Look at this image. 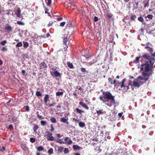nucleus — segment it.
Masks as SVG:
<instances>
[{"instance_id": "nucleus-50", "label": "nucleus", "mask_w": 155, "mask_h": 155, "mask_svg": "<svg viewBox=\"0 0 155 155\" xmlns=\"http://www.w3.org/2000/svg\"><path fill=\"white\" fill-rule=\"evenodd\" d=\"M94 20L95 22H97L98 20V19L97 16H94Z\"/></svg>"}, {"instance_id": "nucleus-1", "label": "nucleus", "mask_w": 155, "mask_h": 155, "mask_svg": "<svg viewBox=\"0 0 155 155\" xmlns=\"http://www.w3.org/2000/svg\"><path fill=\"white\" fill-rule=\"evenodd\" d=\"M142 58L141 70L143 71L142 75L143 77H150L152 73L153 65L155 62L154 58H152L148 53H144L141 57Z\"/></svg>"}, {"instance_id": "nucleus-27", "label": "nucleus", "mask_w": 155, "mask_h": 155, "mask_svg": "<svg viewBox=\"0 0 155 155\" xmlns=\"http://www.w3.org/2000/svg\"><path fill=\"white\" fill-rule=\"evenodd\" d=\"M47 122L46 121L41 120L40 121V124L41 125L43 126H45L47 124Z\"/></svg>"}, {"instance_id": "nucleus-33", "label": "nucleus", "mask_w": 155, "mask_h": 155, "mask_svg": "<svg viewBox=\"0 0 155 155\" xmlns=\"http://www.w3.org/2000/svg\"><path fill=\"white\" fill-rule=\"evenodd\" d=\"M37 115L39 119H44V117H43L42 116L39 115V114L38 112H37Z\"/></svg>"}, {"instance_id": "nucleus-62", "label": "nucleus", "mask_w": 155, "mask_h": 155, "mask_svg": "<svg viewBox=\"0 0 155 155\" xmlns=\"http://www.w3.org/2000/svg\"><path fill=\"white\" fill-rule=\"evenodd\" d=\"M57 19L58 21H60L62 20V18L59 17L58 18H57Z\"/></svg>"}, {"instance_id": "nucleus-26", "label": "nucleus", "mask_w": 155, "mask_h": 155, "mask_svg": "<svg viewBox=\"0 0 155 155\" xmlns=\"http://www.w3.org/2000/svg\"><path fill=\"white\" fill-rule=\"evenodd\" d=\"M41 64L43 67V68H48V66L46 63L45 62H42L41 63Z\"/></svg>"}, {"instance_id": "nucleus-63", "label": "nucleus", "mask_w": 155, "mask_h": 155, "mask_svg": "<svg viewBox=\"0 0 155 155\" xmlns=\"http://www.w3.org/2000/svg\"><path fill=\"white\" fill-rule=\"evenodd\" d=\"M21 73L23 75H24L25 73V71L24 70H22L21 71Z\"/></svg>"}, {"instance_id": "nucleus-61", "label": "nucleus", "mask_w": 155, "mask_h": 155, "mask_svg": "<svg viewBox=\"0 0 155 155\" xmlns=\"http://www.w3.org/2000/svg\"><path fill=\"white\" fill-rule=\"evenodd\" d=\"M21 147L24 150H25L26 149V147L24 145H22Z\"/></svg>"}, {"instance_id": "nucleus-2", "label": "nucleus", "mask_w": 155, "mask_h": 155, "mask_svg": "<svg viewBox=\"0 0 155 155\" xmlns=\"http://www.w3.org/2000/svg\"><path fill=\"white\" fill-rule=\"evenodd\" d=\"M114 98L115 97L108 91H104L102 93V95L99 97L100 100L104 103L109 102V104H107L106 105L109 107L115 104Z\"/></svg>"}, {"instance_id": "nucleus-31", "label": "nucleus", "mask_w": 155, "mask_h": 155, "mask_svg": "<svg viewBox=\"0 0 155 155\" xmlns=\"http://www.w3.org/2000/svg\"><path fill=\"white\" fill-rule=\"evenodd\" d=\"M22 45V43L21 42H19L16 45V47H21Z\"/></svg>"}, {"instance_id": "nucleus-10", "label": "nucleus", "mask_w": 155, "mask_h": 155, "mask_svg": "<svg viewBox=\"0 0 155 155\" xmlns=\"http://www.w3.org/2000/svg\"><path fill=\"white\" fill-rule=\"evenodd\" d=\"M79 104L87 110H88L89 109V107L85 103L82 102H79Z\"/></svg>"}, {"instance_id": "nucleus-40", "label": "nucleus", "mask_w": 155, "mask_h": 155, "mask_svg": "<svg viewBox=\"0 0 155 155\" xmlns=\"http://www.w3.org/2000/svg\"><path fill=\"white\" fill-rule=\"evenodd\" d=\"M107 17L109 18H111L112 16V15L110 13H108L106 16Z\"/></svg>"}, {"instance_id": "nucleus-55", "label": "nucleus", "mask_w": 155, "mask_h": 155, "mask_svg": "<svg viewBox=\"0 0 155 155\" xmlns=\"http://www.w3.org/2000/svg\"><path fill=\"white\" fill-rule=\"evenodd\" d=\"M117 83L115 79H114L113 81V84H114L115 85H117V84H116Z\"/></svg>"}, {"instance_id": "nucleus-38", "label": "nucleus", "mask_w": 155, "mask_h": 155, "mask_svg": "<svg viewBox=\"0 0 155 155\" xmlns=\"http://www.w3.org/2000/svg\"><path fill=\"white\" fill-rule=\"evenodd\" d=\"M24 107L25 109V111H27V112H29L30 111V109L29 107L28 106H25Z\"/></svg>"}, {"instance_id": "nucleus-23", "label": "nucleus", "mask_w": 155, "mask_h": 155, "mask_svg": "<svg viewBox=\"0 0 155 155\" xmlns=\"http://www.w3.org/2000/svg\"><path fill=\"white\" fill-rule=\"evenodd\" d=\"M50 121L52 123H55L57 122V121L56 119H55V118L54 117H51L50 118Z\"/></svg>"}, {"instance_id": "nucleus-52", "label": "nucleus", "mask_w": 155, "mask_h": 155, "mask_svg": "<svg viewBox=\"0 0 155 155\" xmlns=\"http://www.w3.org/2000/svg\"><path fill=\"white\" fill-rule=\"evenodd\" d=\"M65 23L64 22H61L60 24V26L61 27L64 26L65 24Z\"/></svg>"}, {"instance_id": "nucleus-4", "label": "nucleus", "mask_w": 155, "mask_h": 155, "mask_svg": "<svg viewBox=\"0 0 155 155\" xmlns=\"http://www.w3.org/2000/svg\"><path fill=\"white\" fill-rule=\"evenodd\" d=\"M126 81V78L124 79L121 82H119V81H118L117 82V83L116 84H117V85L118 86H120L121 88H122L123 87H126V89L127 90L129 88V86H127L124 84V82Z\"/></svg>"}, {"instance_id": "nucleus-58", "label": "nucleus", "mask_w": 155, "mask_h": 155, "mask_svg": "<svg viewBox=\"0 0 155 155\" xmlns=\"http://www.w3.org/2000/svg\"><path fill=\"white\" fill-rule=\"evenodd\" d=\"M73 120L75 121V122H79V120L75 118H73Z\"/></svg>"}, {"instance_id": "nucleus-16", "label": "nucleus", "mask_w": 155, "mask_h": 155, "mask_svg": "<svg viewBox=\"0 0 155 155\" xmlns=\"http://www.w3.org/2000/svg\"><path fill=\"white\" fill-rule=\"evenodd\" d=\"M7 26L5 28V29L8 32H11L12 31V28L9 25H7Z\"/></svg>"}, {"instance_id": "nucleus-42", "label": "nucleus", "mask_w": 155, "mask_h": 155, "mask_svg": "<svg viewBox=\"0 0 155 155\" xmlns=\"http://www.w3.org/2000/svg\"><path fill=\"white\" fill-rule=\"evenodd\" d=\"M69 140H71L70 139L69 137H66L64 138V140L65 141L64 142H68L69 141Z\"/></svg>"}, {"instance_id": "nucleus-22", "label": "nucleus", "mask_w": 155, "mask_h": 155, "mask_svg": "<svg viewBox=\"0 0 155 155\" xmlns=\"http://www.w3.org/2000/svg\"><path fill=\"white\" fill-rule=\"evenodd\" d=\"M23 47L24 48H26L28 47L29 45L28 42L27 41H24L23 42Z\"/></svg>"}, {"instance_id": "nucleus-48", "label": "nucleus", "mask_w": 155, "mask_h": 155, "mask_svg": "<svg viewBox=\"0 0 155 155\" xmlns=\"http://www.w3.org/2000/svg\"><path fill=\"white\" fill-rule=\"evenodd\" d=\"M1 44L4 45L6 43L7 41L6 40H4L0 42Z\"/></svg>"}, {"instance_id": "nucleus-14", "label": "nucleus", "mask_w": 155, "mask_h": 155, "mask_svg": "<svg viewBox=\"0 0 155 155\" xmlns=\"http://www.w3.org/2000/svg\"><path fill=\"white\" fill-rule=\"evenodd\" d=\"M21 10H20V9L19 8H18L17 10L15 12L16 15L17 17H20L21 15Z\"/></svg>"}, {"instance_id": "nucleus-54", "label": "nucleus", "mask_w": 155, "mask_h": 155, "mask_svg": "<svg viewBox=\"0 0 155 155\" xmlns=\"http://www.w3.org/2000/svg\"><path fill=\"white\" fill-rule=\"evenodd\" d=\"M123 112H121L120 113H119L118 114V115L120 118L121 117L123 114Z\"/></svg>"}, {"instance_id": "nucleus-39", "label": "nucleus", "mask_w": 155, "mask_h": 155, "mask_svg": "<svg viewBox=\"0 0 155 155\" xmlns=\"http://www.w3.org/2000/svg\"><path fill=\"white\" fill-rule=\"evenodd\" d=\"M17 24L19 25H24L25 24L22 21H18L17 22Z\"/></svg>"}, {"instance_id": "nucleus-24", "label": "nucleus", "mask_w": 155, "mask_h": 155, "mask_svg": "<svg viewBox=\"0 0 155 155\" xmlns=\"http://www.w3.org/2000/svg\"><path fill=\"white\" fill-rule=\"evenodd\" d=\"M53 74L55 76L60 77L61 76L60 74L57 71H56L53 72Z\"/></svg>"}, {"instance_id": "nucleus-44", "label": "nucleus", "mask_w": 155, "mask_h": 155, "mask_svg": "<svg viewBox=\"0 0 155 155\" xmlns=\"http://www.w3.org/2000/svg\"><path fill=\"white\" fill-rule=\"evenodd\" d=\"M153 17V15H148L147 17L149 19H152Z\"/></svg>"}, {"instance_id": "nucleus-64", "label": "nucleus", "mask_w": 155, "mask_h": 155, "mask_svg": "<svg viewBox=\"0 0 155 155\" xmlns=\"http://www.w3.org/2000/svg\"><path fill=\"white\" fill-rule=\"evenodd\" d=\"M36 155H47L45 154H42V153H41V154H40V153H36Z\"/></svg>"}, {"instance_id": "nucleus-17", "label": "nucleus", "mask_w": 155, "mask_h": 155, "mask_svg": "<svg viewBox=\"0 0 155 155\" xmlns=\"http://www.w3.org/2000/svg\"><path fill=\"white\" fill-rule=\"evenodd\" d=\"M37 149V150L38 152H40L43 151L44 150V148L43 147L41 146H39L38 147H36Z\"/></svg>"}, {"instance_id": "nucleus-18", "label": "nucleus", "mask_w": 155, "mask_h": 155, "mask_svg": "<svg viewBox=\"0 0 155 155\" xmlns=\"http://www.w3.org/2000/svg\"><path fill=\"white\" fill-rule=\"evenodd\" d=\"M73 148L74 150H80L81 147L77 145H74L73 146Z\"/></svg>"}, {"instance_id": "nucleus-34", "label": "nucleus", "mask_w": 155, "mask_h": 155, "mask_svg": "<svg viewBox=\"0 0 155 155\" xmlns=\"http://www.w3.org/2000/svg\"><path fill=\"white\" fill-rule=\"evenodd\" d=\"M47 5L48 6H49L51 3V0H46Z\"/></svg>"}, {"instance_id": "nucleus-36", "label": "nucleus", "mask_w": 155, "mask_h": 155, "mask_svg": "<svg viewBox=\"0 0 155 155\" xmlns=\"http://www.w3.org/2000/svg\"><path fill=\"white\" fill-rule=\"evenodd\" d=\"M136 18V16L135 15H132L130 18L131 20H134Z\"/></svg>"}, {"instance_id": "nucleus-25", "label": "nucleus", "mask_w": 155, "mask_h": 155, "mask_svg": "<svg viewBox=\"0 0 155 155\" xmlns=\"http://www.w3.org/2000/svg\"><path fill=\"white\" fill-rule=\"evenodd\" d=\"M79 125L81 127H84L85 126V125L84 123L80 122L79 123Z\"/></svg>"}, {"instance_id": "nucleus-59", "label": "nucleus", "mask_w": 155, "mask_h": 155, "mask_svg": "<svg viewBox=\"0 0 155 155\" xmlns=\"http://www.w3.org/2000/svg\"><path fill=\"white\" fill-rule=\"evenodd\" d=\"M93 141H98V139L97 137H95L94 138H93L92 139Z\"/></svg>"}, {"instance_id": "nucleus-45", "label": "nucleus", "mask_w": 155, "mask_h": 155, "mask_svg": "<svg viewBox=\"0 0 155 155\" xmlns=\"http://www.w3.org/2000/svg\"><path fill=\"white\" fill-rule=\"evenodd\" d=\"M50 127L51 128V129L50 130V131L51 132L54 131V128L52 124H51Z\"/></svg>"}, {"instance_id": "nucleus-35", "label": "nucleus", "mask_w": 155, "mask_h": 155, "mask_svg": "<svg viewBox=\"0 0 155 155\" xmlns=\"http://www.w3.org/2000/svg\"><path fill=\"white\" fill-rule=\"evenodd\" d=\"M36 95L37 97H40L42 96L41 93L39 91H37L36 92Z\"/></svg>"}, {"instance_id": "nucleus-9", "label": "nucleus", "mask_w": 155, "mask_h": 155, "mask_svg": "<svg viewBox=\"0 0 155 155\" xmlns=\"http://www.w3.org/2000/svg\"><path fill=\"white\" fill-rule=\"evenodd\" d=\"M149 78H143L141 77V76H139L137 79V80H141L143 81L145 83L148 80Z\"/></svg>"}, {"instance_id": "nucleus-20", "label": "nucleus", "mask_w": 155, "mask_h": 155, "mask_svg": "<svg viewBox=\"0 0 155 155\" xmlns=\"http://www.w3.org/2000/svg\"><path fill=\"white\" fill-rule=\"evenodd\" d=\"M49 98V96L48 94H46L45 95V97L44 98V101L47 104L48 101V100Z\"/></svg>"}, {"instance_id": "nucleus-41", "label": "nucleus", "mask_w": 155, "mask_h": 155, "mask_svg": "<svg viewBox=\"0 0 155 155\" xmlns=\"http://www.w3.org/2000/svg\"><path fill=\"white\" fill-rule=\"evenodd\" d=\"M69 151L68 148H65L64 150V153L65 154H67L68 153Z\"/></svg>"}, {"instance_id": "nucleus-3", "label": "nucleus", "mask_w": 155, "mask_h": 155, "mask_svg": "<svg viewBox=\"0 0 155 155\" xmlns=\"http://www.w3.org/2000/svg\"><path fill=\"white\" fill-rule=\"evenodd\" d=\"M149 43H147L144 48L146 49H147V50L150 52L151 55L153 57V58H154L155 57V52L153 53V49L149 46Z\"/></svg>"}, {"instance_id": "nucleus-5", "label": "nucleus", "mask_w": 155, "mask_h": 155, "mask_svg": "<svg viewBox=\"0 0 155 155\" xmlns=\"http://www.w3.org/2000/svg\"><path fill=\"white\" fill-rule=\"evenodd\" d=\"M46 136L47 137V138L48 141H53L55 139V138L52 136V134L49 131H47L46 132Z\"/></svg>"}, {"instance_id": "nucleus-60", "label": "nucleus", "mask_w": 155, "mask_h": 155, "mask_svg": "<svg viewBox=\"0 0 155 155\" xmlns=\"http://www.w3.org/2000/svg\"><path fill=\"white\" fill-rule=\"evenodd\" d=\"M5 149V148L4 147H3L1 149V151H4Z\"/></svg>"}, {"instance_id": "nucleus-43", "label": "nucleus", "mask_w": 155, "mask_h": 155, "mask_svg": "<svg viewBox=\"0 0 155 155\" xmlns=\"http://www.w3.org/2000/svg\"><path fill=\"white\" fill-rule=\"evenodd\" d=\"M108 81L109 83L111 84H113V80L112 79L110 78H108Z\"/></svg>"}, {"instance_id": "nucleus-49", "label": "nucleus", "mask_w": 155, "mask_h": 155, "mask_svg": "<svg viewBox=\"0 0 155 155\" xmlns=\"http://www.w3.org/2000/svg\"><path fill=\"white\" fill-rule=\"evenodd\" d=\"M81 71L83 73H85L86 71L85 69L83 68H81Z\"/></svg>"}, {"instance_id": "nucleus-56", "label": "nucleus", "mask_w": 155, "mask_h": 155, "mask_svg": "<svg viewBox=\"0 0 155 155\" xmlns=\"http://www.w3.org/2000/svg\"><path fill=\"white\" fill-rule=\"evenodd\" d=\"M141 80H139V81L138 80H137V81H138L139 82V83L141 84H143V83H145L143 81H141Z\"/></svg>"}, {"instance_id": "nucleus-46", "label": "nucleus", "mask_w": 155, "mask_h": 155, "mask_svg": "<svg viewBox=\"0 0 155 155\" xmlns=\"http://www.w3.org/2000/svg\"><path fill=\"white\" fill-rule=\"evenodd\" d=\"M30 141L31 143H34L35 141V138L31 137L30 139Z\"/></svg>"}, {"instance_id": "nucleus-11", "label": "nucleus", "mask_w": 155, "mask_h": 155, "mask_svg": "<svg viewBox=\"0 0 155 155\" xmlns=\"http://www.w3.org/2000/svg\"><path fill=\"white\" fill-rule=\"evenodd\" d=\"M142 56H140L139 57H137L133 61V63H135V64H137L139 62V59H141V61L142 62V59H143L142 58H141Z\"/></svg>"}, {"instance_id": "nucleus-6", "label": "nucleus", "mask_w": 155, "mask_h": 155, "mask_svg": "<svg viewBox=\"0 0 155 155\" xmlns=\"http://www.w3.org/2000/svg\"><path fill=\"white\" fill-rule=\"evenodd\" d=\"M57 142L60 143V144H67L68 145H71L72 143H73V142L72 140H69V141L68 142H64L62 140V139H59L58 140H57Z\"/></svg>"}, {"instance_id": "nucleus-32", "label": "nucleus", "mask_w": 155, "mask_h": 155, "mask_svg": "<svg viewBox=\"0 0 155 155\" xmlns=\"http://www.w3.org/2000/svg\"><path fill=\"white\" fill-rule=\"evenodd\" d=\"M63 92H58L56 93V94L57 96H62L63 94Z\"/></svg>"}, {"instance_id": "nucleus-8", "label": "nucleus", "mask_w": 155, "mask_h": 155, "mask_svg": "<svg viewBox=\"0 0 155 155\" xmlns=\"http://www.w3.org/2000/svg\"><path fill=\"white\" fill-rule=\"evenodd\" d=\"M68 118L67 117H61L60 118V121L63 123H66L67 124H69V122L68 121Z\"/></svg>"}, {"instance_id": "nucleus-37", "label": "nucleus", "mask_w": 155, "mask_h": 155, "mask_svg": "<svg viewBox=\"0 0 155 155\" xmlns=\"http://www.w3.org/2000/svg\"><path fill=\"white\" fill-rule=\"evenodd\" d=\"M138 20L141 22H143L144 21V19L142 16L139 17Z\"/></svg>"}, {"instance_id": "nucleus-7", "label": "nucleus", "mask_w": 155, "mask_h": 155, "mask_svg": "<svg viewBox=\"0 0 155 155\" xmlns=\"http://www.w3.org/2000/svg\"><path fill=\"white\" fill-rule=\"evenodd\" d=\"M55 19V18L54 17H51L52 21H50L49 22V24L48 25V27H50L52 26L53 24H54L55 22H56L55 20H54Z\"/></svg>"}, {"instance_id": "nucleus-30", "label": "nucleus", "mask_w": 155, "mask_h": 155, "mask_svg": "<svg viewBox=\"0 0 155 155\" xmlns=\"http://www.w3.org/2000/svg\"><path fill=\"white\" fill-rule=\"evenodd\" d=\"M48 153L49 155L53 154V148H50L48 151Z\"/></svg>"}, {"instance_id": "nucleus-51", "label": "nucleus", "mask_w": 155, "mask_h": 155, "mask_svg": "<svg viewBox=\"0 0 155 155\" xmlns=\"http://www.w3.org/2000/svg\"><path fill=\"white\" fill-rule=\"evenodd\" d=\"M149 6V1H148L146 3L144 4V8H145L147 6Z\"/></svg>"}, {"instance_id": "nucleus-15", "label": "nucleus", "mask_w": 155, "mask_h": 155, "mask_svg": "<svg viewBox=\"0 0 155 155\" xmlns=\"http://www.w3.org/2000/svg\"><path fill=\"white\" fill-rule=\"evenodd\" d=\"M39 128V126L38 125L35 124V125H34L33 128V129L34 132L35 133V134H36L37 133V130Z\"/></svg>"}, {"instance_id": "nucleus-13", "label": "nucleus", "mask_w": 155, "mask_h": 155, "mask_svg": "<svg viewBox=\"0 0 155 155\" xmlns=\"http://www.w3.org/2000/svg\"><path fill=\"white\" fill-rule=\"evenodd\" d=\"M74 111L76 112V113L77 114H80L82 115V113H84V111L82 110L79 109L78 108H77L74 110Z\"/></svg>"}, {"instance_id": "nucleus-21", "label": "nucleus", "mask_w": 155, "mask_h": 155, "mask_svg": "<svg viewBox=\"0 0 155 155\" xmlns=\"http://www.w3.org/2000/svg\"><path fill=\"white\" fill-rule=\"evenodd\" d=\"M63 147L61 146H59L58 147V151L59 153H61L63 151Z\"/></svg>"}, {"instance_id": "nucleus-53", "label": "nucleus", "mask_w": 155, "mask_h": 155, "mask_svg": "<svg viewBox=\"0 0 155 155\" xmlns=\"http://www.w3.org/2000/svg\"><path fill=\"white\" fill-rule=\"evenodd\" d=\"M13 128V126L12 124H10L9 125L8 128L9 129H12Z\"/></svg>"}, {"instance_id": "nucleus-29", "label": "nucleus", "mask_w": 155, "mask_h": 155, "mask_svg": "<svg viewBox=\"0 0 155 155\" xmlns=\"http://www.w3.org/2000/svg\"><path fill=\"white\" fill-rule=\"evenodd\" d=\"M68 41V39L67 37H66L65 38H64L63 39V43L65 45H68V44H67V42Z\"/></svg>"}, {"instance_id": "nucleus-12", "label": "nucleus", "mask_w": 155, "mask_h": 155, "mask_svg": "<svg viewBox=\"0 0 155 155\" xmlns=\"http://www.w3.org/2000/svg\"><path fill=\"white\" fill-rule=\"evenodd\" d=\"M96 113L97 115L100 116L101 114H104L105 113V111H104L103 109H101L99 110H97Z\"/></svg>"}, {"instance_id": "nucleus-19", "label": "nucleus", "mask_w": 155, "mask_h": 155, "mask_svg": "<svg viewBox=\"0 0 155 155\" xmlns=\"http://www.w3.org/2000/svg\"><path fill=\"white\" fill-rule=\"evenodd\" d=\"M133 85L134 87H140V84L138 82L134 81L133 82Z\"/></svg>"}, {"instance_id": "nucleus-47", "label": "nucleus", "mask_w": 155, "mask_h": 155, "mask_svg": "<svg viewBox=\"0 0 155 155\" xmlns=\"http://www.w3.org/2000/svg\"><path fill=\"white\" fill-rule=\"evenodd\" d=\"M39 39H40V37L38 36L37 37V38H35L34 39V40L35 41H37L38 42L40 41H38V40H39Z\"/></svg>"}, {"instance_id": "nucleus-57", "label": "nucleus", "mask_w": 155, "mask_h": 155, "mask_svg": "<svg viewBox=\"0 0 155 155\" xmlns=\"http://www.w3.org/2000/svg\"><path fill=\"white\" fill-rule=\"evenodd\" d=\"M2 50L3 51H6L7 50V49L5 47H3Z\"/></svg>"}, {"instance_id": "nucleus-28", "label": "nucleus", "mask_w": 155, "mask_h": 155, "mask_svg": "<svg viewBox=\"0 0 155 155\" xmlns=\"http://www.w3.org/2000/svg\"><path fill=\"white\" fill-rule=\"evenodd\" d=\"M67 65L71 69L73 68L74 66L72 63H70V62H68Z\"/></svg>"}]
</instances>
